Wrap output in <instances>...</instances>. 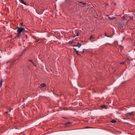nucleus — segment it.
Returning <instances> with one entry per match:
<instances>
[{
    "label": "nucleus",
    "mask_w": 135,
    "mask_h": 135,
    "mask_svg": "<svg viewBox=\"0 0 135 135\" xmlns=\"http://www.w3.org/2000/svg\"><path fill=\"white\" fill-rule=\"evenodd\" d=\"M17 35L16 36L18 37H20L25 32V29L21 27H17Z\"/></svg>",
    "instance_id": "1"
},
{
    "label": "nucleus",
    "mask_w": 135,
    "mask_h": 135,
    "mask_svg": "<svg viewBox=\"0 0 135 135\" xmlns=\"http://www.w3.org/2000/svg\"><path fill=\"white\" fill-rule=\"evenodd\" d=\"M75 36H79V33H76L75 34Z\"/></svg>",
    "instance_id": "15"
},
{
    "label": "nucleus",
    "mask_w": 135,
    "mask_h": 135,
    "mask_svg": "<svg viewBox=\"0 0 135 135\" xmlns=\"http://www.w3.org/2000/svg\"><path fill=\"white\" fill-rule=\"evenodd\" d=\"M19 1L21 3H23V4L26 5H27V3L25 2L23 0H19Z\"/></svg>",
    "instance_id": "3"
},
{
    "label": "nucleus",
    "mask_w": 135,
    "mask_h": 135,
    "mask_svg": "<svg viewBox=\"0 0 135 135\" xmlns=\"http://www.w3.org/2000/svg\"><path fill=\"white\" fill-rule=\"evenodd\" d=\"M133 17H131L130 19L131 20H133Z\"/></svg>",
    "instance_id": "23"
},
{
    "label": "nucleus",
    "mask_w": 135,
    "mask_h": 135,
    "mask_svg": "<svg viewBox=\"0 0 135 135\" xmlns=\"http://www.w3.org/2000/svg\"><path fill=\"white\" fill-rule=\"evenodd\" d=\"M8 113V112L7 111L6 112V113L7 114Z\"/></svg>",
    "instance_id": "26"
},
{
    "label": "nucleus",
    "mask_w": 135,
    "mask_h": 135,
    "mask_svg": "<svg viewBox=\"0 0 135 135\" xmlns=\"http://www.w3.org/2000/svg\"><path fill=\"white\" fill-rule=\"evenodd\" d=\"M84 50H83V53H84Z\"/></svg>",
    "instance_id": "28"
},
{
    "label": "nucleus",
    "mask_w": 135,
    "mask_h": 135,
    "mask_svg": "<svg viewBox=\"0 0 135 135\" xmlns=\"http://www.w3.org/2000/svg\"><path fill=\"white\" fill-rule=\"evenodd\" d=\"M64 119H67V118H66V117H62Z\"/></svg>",
    "instance_id": "24"
},
{
    "label": "nucleus",
    "mask_w": 135,
    "mask_h": 135,
    "mask_svg": "<svg viewBox=\"0 0 135 135\" xmlns=\"http://www.w3.org/2000/svg\"><path fill=\"white\" fill-rule=\"evenodd\" d=\"M71 123H70V122H68L67 123H66L65 124V125H68V124H71Z\"/></svg>",
    "instance_id": "14"
},
{
    "label": "nucleus",
    "mask_w": 135,
    "mask_h": 135,
    "mask_svg": "<svg viewBox=\"0 0 135 135\" xmlns=\"http://www.w3.org/2000/svg\"><path fill=\"white\" fill-rule=\"evenodd\" d=\"M76 54L77 55H80V54H79L78 53V51H76Z\"/></svg>",
    "instance_id": "16"
},
{
    "label": "nucleus",
    "mask_w": 135,
    "mask_h": 135,
    "mask_svg": "<svg viewBox=\"0 0 135 135\" xmlns=\"http://www.w3.org/2000/svg\"><path fill=\"white\" fill-rule=\"evenodd\" d=\"M79 2L81 3L83 5V6H82V7H84L86 6L85 3L83 2Z\"/></svg>",
    "instance_id": "6"
},
{
    "label": "nucleus",
    "mask_w": 135,
    "mask_h": 135,
    "mask_svg": "<svg viewBox=\"0 0 135 135\" xmlns=\"http://www.w3.org/2000/svg\"><path fill=\"white\" fill-rule=\"evenodd\" d=\"M90 127H86V128H89Z\"/></svg>",
    "instance_id": "25"
},
{
    "label": "nucleus",
    "mask_w": 135,
    "mask_h": 135,
    "mask_svg": "<svg viewBox=\"0 0 135 135\" xmlns=\"http://www.w3.org/2000/svg\"><path fill=\"white\" fill-rule=\"evenodd\" d=\"M101 107L102 108H105L107 109V108H106V106L105 105H102L101 106Z\"/></svg>",
    "instance_id": "8"
},
{
    "label": "nucleus",
    "mask_w": 135,
    "mask_h": 135,
    "mask_svg": "<svg viewBox=\"0 0 135 135\" xmlns=\"http://www.w3.org/2000/svg\"><path fill=\"white\" fill-rule=\"evenodd\" d=\"M28 61L31 62L32 63V62H33V61L32 60H28Z\"/></svg>",
    "instance_id": "20"
},
{
    "label": "nucleus",
    "mask_w": 135,
    "mask_h": 135,
    "mask_svg": "<svg viewBox=\"0 0 135 135\" xmlns=\"http://www.w3.org/2000/svg\"><path fill=\"white\" fill-rule=\"evenodd\" d=\"M76 46V45H73V47H74V46Z\"/></svg>",
    "instance_id": "27"
},
{
    "label": "nucleus",
    "mask_w": 135,
    "mask_h": 135,
    "mask_svg": "<svg viewBox=\"0 0 135 135\" xmlns=\"http://www.w3.org/2000/svg\"><path fill=\"white\" fill-rule=\"evenodd\" d=\"M73 49H74V51H75L76 52V51H77L76 49H75V48H73Z\"/></svg>",
    "instance_id": "19"
},
{
    "label": "nucleus",
    "mask_w": 135,
    "mask_h": 135,
    "mask_svg": "<svg viewBox=\"0 0 135 135\" xmlns=\"http://www.w3.org/2000/svg\"><path fill=\"white\" fill-rule=\"evenodd\" d=\"M46 86V84L44 83H42V84H41L40 87L41 88H43V87H45Z\"/></svg>",
    "instance_id": "4"
},
{
    "label": "nucleus",
    "mask_w": 135,
    "mask_h": 135,
    "mask_svg": "<svg viewBox=\"0 0 135 135\" xmlns=\"http://www.w3.org/2000/svg\"><path fill=\"white\" fill-rule=\"evenodd\" d=\"M32 63L35 66H36V65L33 62H32Z\"/></svg>",
    "instance_id": "17"
},
{
    "label": "nucleus",
    "mask_w": 135,
    "mask_h": 135,
    "mask_svg": "<svg viewBox=\"0 0 135 135\" xmlns=\"http://www.w3.org/2000/svg\"><path fill=\"white\" fill-rule=\"evenodd\" d=\"M107 16L108 17L109 19L110 20H114L116 18L115 17H113L112 18H111L109 16V15H107Z\"/></svg>",
    "instance_id": "5"
},
{
    "label": "nucleus",
    "mask_w": 135,
    "mask_h": 135,
    "mask_svg": "<svg viewBox=\"0 0 135 135\" xmlns=\"http://www.w3.org/2000/svg\"><path fill=\"white\" fill-rule=\"evenodd\" d=\"M133 112H131L128 113H127L128 115H133Z\"/></svg>",
    "instance_id": "10"
},
{
    "label": "nucleus",
    "mask_w": 135,
    "mask_h": 135,
    "mask_svg": "<svg viewBox=\"0 0 135 135\" xmlns=\"http://www.w3.org/2000/svg\"><path fill=\"white\" fill-rule=\"evenodd\" d=\"M122 18L123 19V20L124 21L125 20H127V19L124 16H123Z\"/></svg>",
    "instance_id": "13"
},
{
    "label": "nucleus",
    "mask_w": 135,
    "mask_h": 135,
    "mask_svg": "<svg viewBox=\"0 0 135 135\" xmlns=\"http://www.w3.org/2000/svg\"><path fill=\"white\" fill-rule=\"evenodd\" d=\"M81 46V45L80 44H79V42H78V44L77 45H76V46L78 47L79 48H80Z\"/></svg>",
    "instance_id": "9"
},
{
    "label": "nucleus",
    "mask_w": 135,
    "mask_h": 135,
    "mask_svg": "<svg viewBox=\"0 0 135 135\" xmlns=\"http://www.w3.org/2000/svg\"><path fill=\"white\" fill-rule=\"evenodd\" d=\"M32 63L35 66H36V65L33 62H32Z\"/></svg>",
    "instance_id": "18"
},
{
    "label": "nucleus",
    "mask_w": 135,
    "mask_h": 135,
    "mask_svg": "<svg viewBox=\"0 0 135 135\" xmlns=\"http://www.w3.org/2000/svg\"><path fill=\"white\" fill-rule=\"evenodd\" d=\"M125 62H121V63H120V64H124V63Z\"/></svg>",
    "instance_id": "21"
},
{
    "label": "nucleus",
    "mask_w": 135,
    "mask_h": 135,
    "mask_svg": "<svg viewBox=\"0 0 135 135\" xmlns=\"http://www.w3.org/2000/svg\"><path fill=\"white\" fill-rule=\"evenodd\" d=\"M2 80L1 78L0 80V88L1 87L2 85Z\"/></svg>",
    "instance_id": "7"
},
{
    "label": "nucleus",
    "mask_w": 135,
    "mask_h": 135,
    "mask_svg": "<svg viewBox=\"0 0 135 135\" xmlns=\"http://www.w3.org/2000/svg\"><path fill=\"white\" fill-rule=\"evenodd\" d=\"M95 36L94 35H91L90 37V40L91 41H95L93 39L95 38Z\"/></svg>",
    "instance_id": "2"
},
{
    "label": "nucleus",
    "mask_w": 135,
    "mask_h": 135,
    "mask_svg": "<svg viewBox=\"0 0 135 135\" xmlns=\"http://www.w3.org/2000/svg\"><path fill=\"white\" fill-rule=\"evenodd\" d=\"M10 111H11V109H10V110H9V112H10Z\"/></svg>",
    "instance_id": "29"
},
{
    "label": "nucleus",
    "mask_w": 135,
    "mask_h": 135,
    "mask_svg": "<svg viewBox=\"0 0 135 135\" xmlns=\"http://www.w3.org/2000/svg\"><path fill=\"white\" fill-rule=\"evenodd\" d=\"M35 39L36 40L35 41V42H38L39 40H37V39H36V38H35Z\"/></svg>",
    "instance_id": "22"
},
{
    "label": "nucleus",
    "mask_w": 135,
    "mask_h": 135,
    "mask_svg": "<svg viewBox=\"0 0 135 135\" xmlns=\"http://www.w3.org/2000/svg\"><path fill=\"white\" fill-rule=\"evenodd\" d=\"M105 36H107L108 37H112V36H107V33H105Z\"/></svg>",
    "instance_id": "11"
},
{
    "label": "nucleus",
    "mask_w": 135,
    "mask_h": 135,
    "mask_svg": "<svg viewBox=\"0 0 135 135\" xmlns=\"http://www.w3.org/2000/svg\"><path fill=\"white\" fill-rule=\"evenodd\" d=\"M111 122L112 123H115L116 122V121L115 120H113L111 121Z\"/></svg>",
    "instance_id": "12"
}]
</instances>
